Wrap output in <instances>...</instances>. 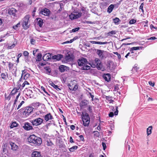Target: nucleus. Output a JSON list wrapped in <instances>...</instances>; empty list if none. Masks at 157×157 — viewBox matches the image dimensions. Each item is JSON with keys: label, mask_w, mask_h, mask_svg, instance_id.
<instances>
[{"label": "nucleus", "mask_w": 157, "mask_h": 157, "mask_svg": "<svg viewBox=\"0 0 157 157\" xmlns=\"http://www.w3.org/2000/svg\"><path fill=\"white\" fill-rule=\"evenodd\" d=\"M78 65L82 66L80 69L82 70H87L90 69V67L88 65V62L87 59L84 58H81L78 60Z\"/></svg>", "instance_id": "obj_1"}, {"label": "nucleus", "mask_w": 157, "mask_h": 157, "mask_svg": "<svg viewBox=\"0 0 157 157\" xmlns=\"http://www.w3.org/2000/svg\"><path fill=\"white\" fill-rule=\"evenodd\" d=\"M28 140L29 142L32 143L36 145L39 146L42 143L41 139L34 134L30 135Z\"/></svg>", "instance_id": "obj_2"}, {"label": "nucleus", "mask_w": 157, "mask_h": 157, "mask_svg": "<svg viewBox=\"0 0 157 157\" xmlns=\"http://www.w3.org/2000/svg\"><path fill=\"white\" fill-rule=\"evenodd\" d=\"M34 108L32 106H27L20 109L22 114L25 117H27L32 113Z\"/></svg>", "instance_id": "obj_3"}, {"label": "nucleus", "mask_w": 157, "mask_h": 157, "mask_svg": "<svg viewBox=\"0 0 157 157\" xmlns=\"http://www.w3.org/2000/svg\"><path fill=\"white\" fill-rule=\"evenodd\" d=\"M82 119L84 126H88L90 122V118L89 114L86 113H85L84 114L82 113Z\"/></svg>", "instance_id": "obj_4"}, {"label": "nucleus", "mask_w": 157, "mask_h": 157, "mask_svg": "<svg viewBox=\"0 0 157 157\" xmlns=\"http://www.w3.org/2000/svg\"><path fill=\"white\" fill-rule=\"evenodd\" d=\"M30 15L28 14L25 16L23 19L22 25L25 29H27L29 27L28 22L29 21Z\"/></svg>", "instance_id": "obj_5"}, {"label": "nucleus", "mask_w": 157, "mask_h": 157, "mask_svg": "<svg viewBox=\"0 0 157 157\" xmlns=\"http://www.w3.org/2000/svg\"><path fill=\"white\" fill-rule=\"evenodd\" d=\"M97 53L101 59L106 58L108 55L106 52L99 49L97 50Z\"/></svg>", "instance_id": "obj_6"}, {"label": "nucleus", "mask_w": 157, "mask_h": 157, "mask_svg": "<svg viewBox=\"0 0 157 157\" xmlns=\"http://www.w3.org/2000/svg\"><path fill=\"white\" fill-rule=\"evenodd\" d=\"M43 121V119L39 117L31 121L30 122L33 125L38 126L41 124Z\"/></svg>", "instance_id": "obj_7"}, {"label": "nucleus", "mask_w": 157, "mask_h": 157, "mask_svg": "<svg viewBox=\"0 0 157 157\" xmlns=\"http://www.w3.org/2000/svg\"><path fill=\"white\" fill-rule=\"evenodd\" d=\"M74 13H76V14H74L72 13L69 15V17L71 20L77 19L80 17L81 16L82 13L81 12H78L77 11H75Z\"/></svg>", "instance_id": "obj_8"}, {"label": "nucleus", "mask_w": 157, "mask_h": 157, "mask_svg": "<svg viewBox=\"0 0 157 157\" xmlns=\"http://www.w3.org/2000/svg\"><path fill=\"white\" fill-rule=\"evenodd\" d=\"M95 63H96V67L98 70H102L103 68L102 64L101 61L98 58L95 59Z\"/></svg>", "instance_id": "obj_9"}, {"label": "nucleus", "mask_w": 157, "mask_h": 157, "mask_svg": "<svg viewBox=\"0 0 157 157\" xmlns=\"http://www.w3.org/2000/svg\"><path fill=\"white\" fill-rule=\"evenodd\" d=\"M68 86L69 89L71 90L75 91L78 88L77 84L76 83H73V82H71L70 83L68 84Z\"/></svg>", "instance_id": "obj_10"}, {"label": "nucleus", "mask_w": 157, "mask_h": 157, "mask_svg": "<svg viewBox=\"0 0 157 157\" xmlns=\"http://www.w3.org/2000/svg\"><path fill=\"white\" fill-rule=\"evenodd\" d=\"M23 127L25 130L27 131H30L31 130H33L34 129L31 124L28 122H25L24 126H23Z\"/></svg>", "instance_id": "obj_11"}, {"label": "nucleus", "mask_w": 157, "mask_h": 157, "mask_svg": "<svg viewBox=\"0 0 157 157\" xmlns=\"http://www.w3.org/2000/svg\"><path fill=\"white\" fill-rule=\"evenodd\" d=\"M40 13L44 16H49L50 13V10L46 8L42 9L40 12Z\"/></svg>", "instance_id": "obj_12"}, {"label": "nucleus", "mask_w": 157, "mask_h": 157, "mask_svg": "<svg viewBox=\"0 0 157 157\" xmlns=\"http://www.w3.org/2000/svg\"><path fill=\"white\" fill-rule=\"evenodd\" d=\"M21 86V85L19 84L17 87H15L13 88L10 93V95H12V96L14 95L17 92H18V90L20 89Z\"/></svg>", "instance_id": "obj_13"}, {"label": "nucleus", "mask_w": 157, "mask_h": 157, "mask_svg": "<svg viewBox=\"0 0 157 157\" xmlns=\"http://www.w3.org/2000/svg\"><path fill=\"white\" fill-rule=\"evenodd\" d=\"M136 53H134V52H128L126 55L125 56V57L127 59L128 58V57L130 58L134 59L136 57Z\"/></svg>", "instance_id": "obj_14"}, {"label": "nucleus", "mask_w": 157, "mask_h": 157, "mask_svg": "<svg viewBox=\"0 0 157 157\" xmlns=\"http://www.w3.org/2000/svg\"><path fill=\"white\" fill-rule=\"evenodd\" d=\"M8 67L10 70L15 71L17 70V67L15 63L10 62L8 63Z\"/></svg>", "instance_id": "obj_15"}, {"label": "nucleus", "mask_w": 157, "mask_h": 157, "mask_svg": "<svg viewBox=\"0 0 157 157\" xmlns=\"http://www.w3.org/2000/svg\"><path fill=\"white\" fill-rule=\"evenodd\" d=\"M102 77L107 82H109L110 81L111 76L109 73L104 74Z\"/></svg>", "instance_id": "obj_16"}, {"label": "nucleus", "mask_w": 157, "mask_h": 157, "mask_svg": "<svg viewBox=\"0 0 157 157\" xmlns=\"http://www.w3.org/2000/svg\"><path fill=\"white\" fill-rule=\"evenodd\" d=\"M17 12V10L16 9L13 8H12L9 10L8 13L10 15L14 17L16 15V13Z\"/></svg>", "instance_id": "obj_17"}, {"label": "nucleus", "mask_w": 157, "mask_h": 157, "mask_svg": "<svg viewBox=\"0 0 157 157\" xmlns=\"http://www.w3.org/2000/svg\"><path fill=\"white\" fill-rule=\"evenodd\" d=\"M1 75L2 79L5 81H7L8 75V74L7 72L2 73Z\"/></svg>", "instance_id": "obj_18"}, {"label": "nucleus", "mask_w": 157, "mask_h": 157, "mask_svg": "<svg viewBox=\"0 0 157 157\" xmlns=\"http://www.w3.org/2000/svg\"><path fill=\"white\" fill-rule=\"evenodd\" d=\"M51 59V55L50 53L45 54L43 57V59L45 61H48Z\"/></svg>", "instance_id": "obj_19"}, {"label": "nucleus", "mask_w": 157, "mask_h": 157, "mask_svg": "<svg viewBox=\"0 0 157 157\" xmlns=\"http://www.w3.org/2000/svg\"><path fill=\"white\" fill-rule=\"evenodd\" d=\"M10 144L11 146V149L13 151H16L18 148V146L16 145L14 143L10 142Z\"/></svg>", "instance_id": "obj_20"}, {"label": "nucleus", "mask_w": 157, "mask_h": 157, "mask_svg": "<svg viewBox=\"0 0 157 157\" xmlns=\"http://www.w3.org/2000/svg\"><path fill=\"white\" fill-rule=\"evenodd\" d=\"M44 120L47 121L53 119V116L51 113H49L44 116Z\"/></svg>", "instance_id": "obj_21"}, {"label": "nucleus", "mask_w": 157, "mask_h": 157, "mask_svg": "<svg viewBox=\"0 0 157 157\" xmlns=\"http://www.w3.org/2000/svg\"><path fill=\"white\" fill-rule=\"evenodd\" d=\"M26 95L28 97H31L32 95L33 92L31 90H30L28 88H26V90H25Z\"/></svg>", "instance_id": "obj_22"}, {"label": "nucleus", "mask_w": 157, "mask_h": 157, "mask_svg": "<svg viewBox=\"0 0 157 157\" xmlns=\"http://www.w3.org/2000/svg\"><path fill=\"white\" fill-rule=\"evenodd\" d=\"M68 67L63 65H61L59 67V69L60 72H63L68 69Z\"/></svg>", "instance_id": "obj_23"}, {"label": "nucleus", "mask_w": 157, "mask_h": 157, "mask_svg": "<svg viewBox=\"0 0 157 157\" xmlns=\"http://www.w3.org/2000/svg\"><path fill=\"white\" fill-rule=\"evenodd\" d=\"M32 157H42L40 152L37 151H34L32 154Z\"/></svg>", "instance_id": "obj_24"}, {"label": "nucleus", "mask_w": 157, "mask_h": 157, "mask_svg": "<svg viewBox=\"0 0 157 157\" xmlns=\"http://www.w3.org/2000/svg\"><path fill=\"white\" fill-rule=\"evenodd\" d=\"M63 57V56L61 54H58L54 56L52 58L53 59H56L57 60H60Z\"/></svg>", "instance_id": "obj_25"}, {"label": "nucleus", "mask_w": 157, "mask_h": 157, "mask_svg": "<svg viewBox=\"0 0 157 157\" xmlns=\"http://www.w3.org/2000/svg\"><path fill=\"white\" fill-rule=\"evenodd\" d=\"M90 42L92 44H106L108 43L107 42H101L99 41H90Z\"/></svg>", "instance_id": "obj_26"}, {"label": "nucleus", "mask_w": 157, "mask_h": 157, "mask_svg": "<svg viewBox=\"0 0 157 157\" xmlns=\"http://www.w3.org/2000/svg\"><path fill=\"white\" fill-rule=\"evenodd\" d=\"M114 7V5L111 4L108 7L107 9V12L109 13H110L113 11V10Z\"/></svg>", "instance_id": "obj_27"}, {"label": "nucleus", "mask_w": 157, "mask_h": 157, "mask_svg": "<svg viewBox=\"0 0 157 157\" xmlns=\"http://www.w3.org/2000/svg\"><path fill=\"white\" fill-rule=\"evenodd\" d=\"M88 102V101L87 100H83L80 103V106L81 107L85 106L87 105Z\"/></svg>", "instance_id": "obj_28"}, {"label": "nucleus", "mask_w": 157, "mask_h": 157, "mask_svg": "<svg viewBox=\"0 0 157 157\" xmlns=\"http://www.w3.org/2000/svg\"><path fill=\"white\" fill-rule=\"evenodd\" d=\"M50 85L57 91H59L61 90V89L59 88L58 86L55 85L53 82L50 83Z\"/></svg>", "instance_id": "obj_29"}, {"label": "nucleus", "mask_w": 157, "mask_h": 157, "mask_svg": "<svg viewBox=\"0 0 157 157\" xmlns=\"http://www.w3.org/2000/svg\"><path fill=\"white\" fill-rule=\"evenodd\" d=\"M30 83L27 80H25L22 84L21 85V87L23 89L25 86L29 85Z\"/></svg>", "instance_id": "obj_30"}, {"label": "nucleus", "mask_w": 157, "mask_h": 157, "mask_svg": "<svg viewBox=\"0 0 157 157\" xmlns=\"http://www.w3.org/2000/svg\"><path fill=\"white\" fill-rule=\"evenodd\" d=\"M152 126H149L147 130V136H149L151 133V130L152 129Z\"/></svg>", "instance_id": "obj_31"}, {"label": "nucleus", "mask_w": 157, "mask_h": 157, "mask_svg": "<svg viewBox=\"0 0 157 157\" xmlns=\"http://www.w3.org/2000/svg\"><path fill=\"white\" fill-rule=\"evenodd\" d=\"M18 125V124L16 122H13L11 124L10 128H12L14 127H17Z\"/></svg>", "instance_id": "obj_32"}, {"label": "nucleus", "mask_w": 157, "mask_h": 157, "mask_svg": "<svg viewBox=\"0 0 157 157\" xmlns=\"http://www.w3.org/2000/svg\"><path fill=\"white\" fill-rule=\"evenodd\" d=\"M38 25L40 27H41L43 25V21L42 19L40 18H39L37 19Z\"/></svg>", "instance_id": "obj_33"}, {"label": "nucleus", "mask_w": 157, "mask_h": 157, "mask_svg": "<svg viewBox=\"0 0 157 157\" xmlns=\"http://www.w3.org/2000/svg\"><path fill=\"white\" fill-rule=\"evenodd\" d=\"M44 69L45 70L46 73L48 74L49 75L51 72V69L49 67H44Z\"/></svg>", "instance_id": "obj_34"}, {"label": "nucleus", "mask_w": 157, "mask_h": 157, "mask_svg": "<svg viewBox=\"0 0 157 157\" xmlns=\"http://www.w3.org/2000/svg\"><path fill=\"white\" fill-rule=\"evenodd\" d=\"M42 55L40 53H39L37 54L36 56V61H40L41 60Z\"/></svg>", "instance_id": "obj_35"}, {"label": "nucleus", "mask_w": 157, "mask_h": 157, "mask_svg": "<svg viewBox=\"0 0 157 157\" xmlns=\"http://www.w3.org/2000/svg\"><path fill=\"white\" fill-rule=\"evenodd\" d=\"M141 47H133L130 48L129 50L130 52H134V50H139L140 49V48H141Z\"/></svg>", "instance_id": "obj_36"}, {"label": "nucleus", "mask_w": 157, "mask_h": 157, "mask_svg": "<svg viewBox=\"0 0 157 157\" xmlns=\"http://www.w3.org/2000/svg\"><path fill=\"white\" fill-rule=\"evenodd\" d=\"M30 75L29 73H27L25 74L23 76V79L25 80L28 79L30 77Z\"/></svg>", "instance_id": "obj_37"}, {"label": "nucleus", "mask_w": 157, "mask_h": 157, "mask_svg": "<svg viewBox=\"0 0 157 157\" xmlns=\"http://www.w3.org/2000/svg\"><path fill=\"white\" fill-rule=\"evenodd\" d=\"M115 25H118L119 24V21H120L119 19L117 17L113 19Z\"/></svg>", "instance_id": "obj_38"}, {"label": "nucleus", "mask_w": 157, "mask_h": 157, "mask_svg": "<svg viewBox=\"0 0 157 157\" xmlns=\"http://www.w3.org/2000/svg\"><path fill=\"white\" fill-rule=\"evenodd\" d=\"M78 148V147L77 146H74L69 149V150L70 151L73 152L75 150H76Z\"/></svg>", "instance_id": "obj_39"}, {"label": "nucleus", "mask_w": 157, "mask_h": 157, "mask_svg": "<svg viewBox=\"0 0 157 157\" xmlns=\"http://www.w3.org/2000/svg\"><path fill=\"white\" fill-rule=\"evenodd\" d=\"M80 29V28L79 27L76 28L74 29H72V30L70 31V33H75L76 32L78 31V30H79Z\"/></svg>", "instance_id": "obj_40"}, {"label": "nucleus", "mask_w": 157, "mask_h": 157, "mask_svg": "<svg viewBox=\"0 0 157 157\" xmlns=\"http://www.w3.org/2000/svg\"><path fill=\"white\" fill-rule=\"evenodd\" d=\"M23 55L25 58H28L29 53L27 51H25L23 52Z\"/></svg>", "instance_id": "obj_41"}, {"label": "nucleus", "mask_w": 157, "mask_h": 157, "mask_svg": "<svg viewBox=\"0 0 157 157\" xmlns=\"http://www.w3.org/2000/svg\"><path fill=\"white\" fill-rule=\"evenodd\" d=\"M11 96H12V95H10V94L8 96H7V95L6 93H5V99L6 100H7L8 101H9L11 98Z\"/></svg>", "instance_id": "obj_42"}, {"label": "nucleus", "mask_w": 157, "mask_h": 157, "mask_svg": "<svg viewBox=\"0 0 157 157\" xmlns=\"http://www.w3.org/2000/svg\"><path fill=\"white\" fill-rule=\"evenodd\" d=\"M65 59L66 60L68 61H71V57L70 54H68L65 57Z\"/></svg>", "instance_id": "obj_43"}, {"label": "nucleus", "mask_w": 157, "mask_h": 157, "mask_svg": "<svg viewBox=\"0 0 157 157\" xmlns=\"http://www.w3.org/2000/svg\"><path fill=\"white\" fill-rule=\"evenodd\" d=\"M93 133H94V136L97 137H99L100 135L99 132L98 131H94L93 132Z\"/></svg>", "instance_id": "obj_44"}, {"label": "nucleus", "mask_w": 157, "mask_h": 157, "mask_svg": "<svg viewBox=\"0 0 157 157\" xmlns=\"http://www.w3.org/2000/svg\"><path fill=\"white\" fill-rule=\"evenodd\" d=\"M25 103V101H21V102L18 105L17 108V109L18 110L19 109L22 105Z\"/></svg>", "instance_id": "obj_45"}, {"label": "nucleus", "mask_w": 157, "mask_h": 157, "mask_svg": "<svg viewBox=\"0 0 157 157\" xmlns=\"http://www.w3.org/2000/svg\"><path fill=\"white\" fill-rule=\"evenodd\" d=\"M6 147L7 145L6 144H3L2 145V151L3 152H5L6 151Z\"/></svg>", "instance_id": "obj_46"}, {"label": "nucleus", "mask_w": 157, "mask_h": 157, "mask_svg": "<svg viewBox=\"0 0 157 157\" xmlns=\"http://www.w3.org/2000/svg\"><path fill=\"white\" fill-rule=\"evenodd\" d=\"M53 144L52 143L50 140H47V141L46 145L48 146H51Z\"/></svg>", "instance_id": "obj_47"}, {"label": "nucleus", "mask_w": 157, "mask_h": 157, "mask_svg": "<svg viewBox=\"0 0 157 157\" xmlns=\"http://www.w3.org/2000/svg\"><path fill=\"white\" fill-rule=\"evenodd\" d=\"M90 65H91V67L93 68H95L96 67V63H95V62H93L91 63H90Z\"/></svg>", "instance_id": "obj_48"}, {"label": "nucleus", "mask_w": 157, "mask_h": 157, "mask_svg": "<svg viewBox=\"0 0 157 157\" xmlns=\"http://www.w3.org/2000/svg\"><path fill=\"white\" fill-rule=\"evenodd\" d=\"M116 34V32L115 31H112L110 32H109L108 33V34L110 35H112L115 34Z\"/></svg>", "instance_id": "obj_49"}, {"label": "nucleus", "mask_w": 157, "mask_h": 157, "mask_svg": "<svg viewBox=\"0 0 157 157\" xmlns=\"http://www.w3.org/2000/svg\"><path fill=\"white\" fill-rule=\"evenodd\" d=\"M20 22H19L16 25L13 26V28L15 29H16L20 25Z\"/></svg>", "instance_id": "obj_50"}, {"label": "nucleus", "mask_w": 157, "mask_h": 157, "mask_svg": "<svg viewBox=\"0 0 157 157\" xmlns=\"http://www.w3.org/2000/svg\"><path fill=\"white\" fill-rule=\"evenodd\" d=\"M136 22V20H135L133 19H132L130 20L129 22V23L130 24H132L135 23Z\"/></svg>", "instance_id": "obj_51"}, {"label": "nucleus", "mask_w": 157, "mask_h": 157, "mask_svg": "<svg viewBox=\"0 0 157 157\" xmlns=\"http://www.w3.org/2000/svg\"><path fill=\"white\" fill-rule=\"evenodd\" d=\"M41 90H42L45 93H46L48 95H50V94L48 93L45 90L44 87L43 86L41 87Z\"/></svg>", "instance_id": "obj_52"}, {"label": "nucleus", "mask_w": 157, "mask_h": 157, "mask_svg": "<svg viewBox=\"0 0 157 157\" xmlns=\"http://www.w3.org/2000/svg\"><path fill=\"white\" fill-rule=\"evenodd\" d=\"M144 2L142 3L140 7V8H139L140 9H141V11L143 12L144 11L143 8V6H144Z\"/></svg>", "instance_id": "obj_53"}, {"label": "nucleus", "mask_w": 157, "mask_h": 157, "mask_svg": "<svg viewBox=\"0 0 157 157\" xmlns=\"http://www.w3.org/2000/svg\"><path fill=\"white\" fill-rule=\"evenodd\" d=\"M79 137L80 138V140L81 141H84V137L82 135H80L79 136Z\"/></svg>", "instance_id": "obj_54"}, {"label": "nucleus", "mask_w": 157, "mask_h": 157, "mask_svg": "<svg viewBox=\"0 0 157 157\" xmlns=\"http://www.w3.org/2000/svg\"><path fill=\"white\" fill-rule=\"evenodd\" d=\"M118 107L117 106H116V111L114 112V114L115 115H117L118 113Z\"/></svg>", "instance_id": "obj_55"}, {"label": "nucleus", "mask_w": 157, "mask_h": 157, "mask_svg": "<svg viewBox=\"0 0 157 157\" xmlns=\"http://www.w3.org/2000/svg\"><path fill=\"white\" fill-rule=\"evenodd\" d=\"M20 95H21V92H19L18 93L17 95V96L16 98L15 99V101H17L18 98L19 97Z\"/></svg>", "instance_id": "obj_56"}, {"label": "nucleus", "mask_w": 157, "mask_h": 157, "mask_svg": "<svg viewBox=\"0 0 157 157\" xmlns=\"http://www.w3.org/2000/svg\"><path fill=\"white\" fill-rule=\"evenodd\" d=\"M119 90V88L118 86L117 85L115 86L114 87V89L113 90L114 91H118V90Z\"/></svg>", "instance_id": "obj_57"}, {"label": "nucleus", "mask_w": 157, "mask_h": 157, "mask_svg": "<svg viewBox=\"0 0 157 157\" xmlns=\"http://www.w3.org/2000/svg\"><path fill=\"white\" fill-rule=\"evenodd\" d=\"M133 44V43H123L121 45V47L122 46H126V45H130L131 44Z\"/></svg>", "instance_id": "obj_58"}, {"label": "nucleus", "mask_w": 157, "mask_h": 157, "mask_svg": "<svg viewBox=\"0 0 157 157\" xmlns=\"http://www.w3.org/2000/svg\"><path fill=\"white\" fill-rule=\"evenodd\" d=\"M30 43L32 44H34L35 43V40L33 39H31L30 40Z\"/></svg>", "instance_id": "obj_59"}, {"label": "nucleus", "mask_w": 157, "mask_h": 157, "mask_svg": "<svg viewBox=\"0 0 157 157\" xmlns=\"http://www.w3.org/2000/svg\"><path fill=\"white\" fill-rule=\"evenodd\" d=\"M36 11V7H35L34 8V9L33 10V11L32 12V16L34 17L35 15V13Z\"/></svg>", "instance_id": "obj_60"}, {"label": "nucleus", "mask_w": 157, "mask_h": 157, "mask_svg": "<svg viewBox=\"0 0 157 157\" xmlns=\"http://www.w3.org/2000/svg\"><path fill=\"white\" fill-rule=\"evenodd\" d=\"M32 105L34 106H39V102H36V103H33Z\"/></svg>", "instance_id": "obj_61"}, {"label": "nucleus", "mask_w": 157, "mask_h": 157, "mask_svg": "<svg viewBox=\"0 0 157 157\" xmlns=\"http://www.w3.org/2000/svg\"><path fill=\"white\" fill-rule=\"evenodd\" d=\"M27 73H27L26 71L25 70H22L21 76H23L24 75Z\"/></svg>", "instance_id": "obj_62"}, {"label": "nucleus", "mask_w": 157, "mask_h": 157, "mask_svg": "<svg viewBox=\"0 0 157 157\" xmlns=\"http://www.w3.org/2000/svg\"><path fill=\"white\" fill-rule=\"evenodd\" d=\"M78 38V37L77 36H75L73 39L71 40V42H72H72H73L74 41L76 40Z\"/></svg>", "instance_id": "obj_63"}, {"label": "nucleus", "mask_w": 157, "mask_h": 157, "mask_svg": "<svg viewBox=\"0 0 157 157\" xmlns=\"http://www.w3.org/2000/svg\"><path fill=\"white\" fill-rule=\"evenodd\" d=\"M114 116V113L113 112H110L109 114V116L110 117H113Z\"/></svg>", "instance_id": "obj_64"}]
</instances>
